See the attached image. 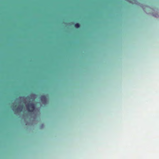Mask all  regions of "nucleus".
Segmentation results:
<instances>
[{
    "mask_svg": "<svg viewBox=\"0 0 159 159\" xmlns=\"http://www.w3.org/2000/svg\"><path fill=\"white\" fill-rule=\"evenodd\" d=\"M22 108V106L21 107H19L17 108V110H18L21 111V110Z\"/></svg>",
    "mask_w": 159,
    "mask_h": 159,
    "instance_id": "20e7f679",
    "label": "nucleus"
},
{
    "mask_svg": "<svg viewBox=\"0 0 159 159\" xmlns=\"http://www.w3.org/2000/svg\"><path fill=\"white\" fill-rule=\"evenodd\" d=\"M41 99L42 100H43L45 102H46V97H45L44 96H43L41 97Z\"/></svg>",
    "mask_w": 159,
    "mask_h": 159,
    "instance_id": "f03ea898",
    "label": "nucleus"
},
{
    "mask_svg": "<svg viewBox=\"0 0 159 159\" xmlns=\"http://www.w3.org/2000/svg\"><path fill=\"white\" fill-rule=\"evenodd\" d=\"M26 107L29 111L32 112L35 109V106L33 103H29L27 105Z\"/></svg>",
    "mask_w": 159,
    "mask_h": 159,
    "instance_id": "f257e3e1",
    "label": "nucleus"
},
{
    "mask_svg": "<svg viewBox=\"0 0 159 159\" xmlns=\"http://www.w3.org/2000/svg\"><path fill=\"white\" fill-rule=\"evenodd\" d=\"M80 24L78 23H76L75 25V26L76 28H78L80 27Z\"/></svg>",
    "mask_w": 159,
    "mask_h": 159,
    "instance_id": "7ed1b4c3",
    "label": "nucleus"
}]
</instances>
